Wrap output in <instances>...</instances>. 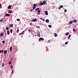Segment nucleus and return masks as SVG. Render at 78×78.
<instances>
[{"label":"nucleus","instance_id":"f257e3e1","mask_svg":"<svg viewBox=\"0 0 78 78\" xmlns=\"http://www.w3.org/2000/svg\"><path fill=\"white\" fill-rule=\"evenodd\" d=\"M44 38L42 37H40L39 39V41H44Z\"/></svg>","mask_w":78,"mask_h":78},{"label":"nucleus","instance_id":"f03ea898","mask_svg":"<svg viewBox=\"0 0 78 78\" xmlns=\"http://www.w3.org/2000/svg\"><path fill=\"white\" fill-rule=\"evenodd\" d=\"M37 36H38V37H40L41 35H40V32H37Z\"/></svg>","mask_w":78,"mask_h":78},{"label":"nucleus","instance_id":"7ed1b4c3","mask_svg":"<svg viewBox=\"0 0 78 78\" xmlns=\"http://www.w3.org/2000/svg\"><path fill=\"white\" fill-rule=\"evenodd\" d=\"M5 16L6 17H9L10 16V14L6 13L5 14Z\"/></svg>","mask_w":78,"mask_h":78},{"label":"nucleus","instance_id":"20e7f679","mask_svg":"<svg viewBox=\"0 0 78 78\" xmlns=\"http://www.w3.org/2000/svg\"><path fill=\"white\" fill-rule=\"evenodd\" d=\"M37 19H34L31 20L32 22H36L37 21Z\"/></svg>","mask_w":78,"mask_h":78},{"label":"nucleus","instance_id":"39448f33","mask_svg":"<svg viewBox=\"0 0 78 78\" xmlns=\"http://www.w3.org/2000/svg\"><path fill=\"white\" fill-rule=\"evenodd\" d=\"M4 55H6L7 54V50L4 51Z\"/></svg>","mask_w":78,"mask_h":78},{"label":"nucleus","instance_id":"423d86ee","mask_svg":"<svg viewBox=\"0 0 78 78\" xmlns=\"http://www.w3.org/2000/svg\"><path fill=\"white\" fill-rule=\"evenodd\" d=\"M12 11L11 10H9L8 11V12L9 13V14H11V13H12Z\"/></svg>","mask_w":78,"mask_h":78},{"label":"nucleus","instance_id":"0eeeda50","mask_svg":"<svg viewBox=\"0 0 78 78\" xmlns=\"http://www.w3.org/2000/svg\"><path fill=\"white\" fill-rule=\"evenodd\" d=\"M9 27H11L12 28L13 27V24H11L9 25Z\"/></svg>","mask_w":78,"mask_h":78},{"label":"nucleus","instance_id":"6e6552de","mask_svg":"<svg viewBox=\"0 0 78 78\" xmlns=\"http://www.w3.org/2000/svg\"><path fill=\"white\" fill-rule=\"evenodd\" d=\"M11 5H10L8 7V9H11Z\"/></svg>","mask_w":78,"mask_h":78},{"label":"nucleus","instance_id":"1a4fd4ad","mask_svg":"<svg viewBox=\"0 0 78 78\" xmlns=\"http://www.w3.org/2000/svg\"><path fill=\"white\" fill-rule=\"evenodd\" d=\"M45 14L46 15H47L48 14V11H45Z\"/></svg>","mask_w":78,"mask_h":78},{"label":"nucleus","instance_id":"9d476101","mask_svg":"<svg viewBox=\"0 0 78 78\" xmlns=\"http://www.w3.org/2000/svg\"><path fill=\"white\" fill-rule=\"evenodd\" d=\"M72 23H73V22H72V21H69V24H72Z\"/></svg>","mask_w":78,"mask_h":78},{"label":"nucleus","instance_id":"9b49d317","mask_svg":"<svg viewBox=\"0 0 78 78\" xmlns=\"http://www.w3.org/2000/svg\"><path fill=\"white\" fill-rule=\"evenodd\" d=\"M3 36V33H1V34H0V36H1V37H2V36Z\"/></svg>","mask_w":78,"mask_h":78},{"label":"nucleus","instance_id":"f8f14e48","mask_svg":"<svg viewBox=\"0 0 78 78\" xmlns=\"http://www.w3.org/2000/svg\"><path fill=\"white\" fill-rule=\"evenodd\" d=\"M7 33L8 35H9V34H10V33L9 32V30H7Z\"/></svg>","mask_w":78,"mask_h":78},{"label":"nucleus","instance_id":"ddd939ff","mask_svg":"<svg viewBox=\"0 0 78 78\" xmlns=\"http://www.w3.org/2000/svg\"><path fill=\"white\" fill-rule=\"evenodd\" d=\"M54 35L55 37H57L58 36V35L56 33H54Z\"/></svg>","mask_w":78,"mask_h":78},{"label":"nucleus","instance_id":"4468645a","mask_svg":"<svg viewBox=\"0 0 78 78\" xmlns=\"http://www.w3.org/2000/svg\"><path fill=\"white\" fill-rule=\"evenodd\" d=\"M43 3L44 5H45V4H46V2L45 1H44Z\"/></svg>","mask_w":78,"mask_h":78},{"label":"nucleus","instance_id":"2eb2a0df","mask_svg":"<svg viewBox=\"0 0 78 78\" xmlns=\"http://www.w3.org/2000/svg\"><path fill=\"white\" fill-rule=\"evenodd\" d=\"M39 19L41 20H43V21H45V19H43L42 18H40Z\"/></svg>","mask_w":78,"mask_h":78},{"label":"nucleus","instance_id":"dca6fc26","mask_svg":"<svg viewBox=\"0 0 78 78\" xmlns=\"http://www.w3.org/2000/svg\"><path fill=\"white\" fill-rule=\"evenodd\" d=\"M45 22L46 23H48V22H49V20L48 19H47L46 20Z\"/></svg>","mask_w":78,"mask_h":78},{"label":"nucleus","instance_id":"f3484780","mask_svg":"<svg viewBox=\"0 0 78 78\" xmlns=\"http://www.w3.org/2000/svg\"><path fill=\"white\" fill-rule=\"evenodd\" d=\"M44 5V3L43 2L41 3L40 4L39 6H41V5L42 6V5Z\"/></svg>","mask_w":78,"mask_h":78},{"label":"nucleus","instance_id":"a211bd4d","mask_svg":"<svg viewBox=\"0 0 78 78\" xmlns=\"http://www.w3.org/2000/svg\"><path fill=\"white\" fill-rule=\"evenodd\" d=\"M28 31L29 32H33V30H30V29H29Z\"/></svg>","mask_w":78,"mask_h":78},{"label":"nucleus","instance_id":"6ab92c4d","mask_svg":"<svg viewBox=\"0 0 78 78\" xmlns=\"http://www.w3.org/2000/svg\"><path fill=\"white\" fill-rule=\"evenodd\" d=\"M5 66V64L4 63H2V67H4V66Z\"/></svg>","mask_w":78,"mask_h":78},{"label":"nucleus","instance_id":"aec40b11","mask_svg":"<svg viewBox=\"0 0 78 78\" xmlns=\"http://www.w3.org/2000/svg\"><path fill=\"white\" fill-rule=\"evenodd\" d=\"M39 8H37V9H35V11H37V10H39Z\"/></svg>","mask_w":78,"mask_h":78},{"label":"nucleus","instance_id":"412c9836","mask_svg":"<svg viewBox=\"0 0 78 78\" xmlns=\"http://www.w3.org/2000/svg\"><path fill=\"white\" fill-rule=\"evenodd\" d=\"M76 22H77V20H74L73 21V22H74V23H75Z\"/></svg>","mask_w":78,"mask_h":78},{"label":"nucleus","instance_id":"4be33fe9","mask_svg":"<svg viewBox=\"0 0 78 78\" xmlns=\"http://www.w3.org/2000/svg\"><path fill=\"white\" fill-rule=\"evenodd\" d=\"M3 21V18H1V19L0 20V22H2Z\"/></svg>","mask_w":78,"mask_h":78},{"label":"nucleus","instance_id":"5701e85b","mask_svg":"<svg viewBox=\"0 0 78 78\" xmlns=\"http://www.w3.org/2000/svg\"><path fill=\"white\" fill-rule=\"evenodd\" d=\"M0 8H2V4L0 3Z\"/></svg>","mask_w":78,"mask_h":78},{"label":"nucleus","instance_id":"b1692460","mask_svg":"<svg viewBox=\"0 0 78 78\" xmlns=\"http://www.w3.org/2000/svg\"><path fill=\"white\" fill-rule=\"evenodd\" d=\"M73 30L74 32H76V29H73Z\"/></svg>","mask_w":78,"mask_h":78},{"label":"nucleus","instance_id":"393cba45","mask_svg":"<svg viewBox=\"0 0 78 78\" xmlns=\"http://www.w3.org/2000/svg\"><path fill=\"white\" fill-rule=\"evenodd\" d=\"M70 37H71V35H69V37H68V39H70Z\"/></svg>","mask_w":78,"mask_h":78},{"label":"nucleus","instance_id":"a878e982","mask_svg":"<svg viewBox=\"0 0 78 78\" xmlns=\"http://www.w3.org/2000/svg\"><path fill=\"white\" fill-rule=\"evenodd\" d=\"M10 51H12V47H10Z\"/></svg>","mask_w":78,"mask_h":78},{"label":"nucleus","instance_id":"bb28decb","mask_svg":"<svg viewBox=\"0 0 78 78\" xmlns=\"http://www.w3.org/2000/svg\"><path fill=\"white\" fill-rule=\"evenodd\" d=\"M68 33H69V32H68V33H66V34H65V35H66V36H67V35H68Z\"/></svg>","mask_w":78,"mask_h":78},{"label":"nucleus","instance_id":"cd10ccee","mask_svg":"<svg viewBox=\"0 0 78 78\" xmlns=\"http://www.w3.org/2000/svg\"><path fill=\"white\" fill-rule=\"evenodd\" d=\"M10 31V33H12V29H11Z\"/></svg>","mask_w":78,"mask_h":78},{"label":"nucleus","instance_id":"c85d7f7f","mask_svg":"<svg viewBox=\"0 0 78 78\" xmlns=\"http://www.w3.org/2000/svg\"><path fill=\"white\" fill-rule=\"evenodd\" d=\"M6 30H9V28H8V27H6Z\"/></svg>","mask_w":78,"mask_h":78},{"label":"nucleus","instance_id":"c756f323","mask_svg":"<svg viewBox=\"0 0 78 78\" xmlns=\"http://www.w3.org/2000/svg\"><path fill=\"white\" fill-rule=\"evenodd\" d=\"M37 5V4H34L33 5L34 6H35L36 7V6Z\"/></svg>","mask_w":78,"mask_h":78},{"label":"nucleus","instance_id":"7c9ffc66","mask_svg":"<svg viewBox=\"0 0 78 78\" xmlns=\"http://www.w3.org/2000/svg\"><path fill=\"white\" fill-rule=\"evenodd\" d=\"M60 7V8H63V5H61Z\"/></svg>","mask_w":78,"mask_h":78},{"label":"nucleus","instance_id":"2f4dec72","mask_svg":"<svg viewBox=\"0 0 78 78\" xmlns=\"http://www.w3.org/2000/svg\"><path fill=\"white\" fill-rule=\"evenodd\" d=\"M37 12H38V13H39V12H41V10H39Z\"/></svg>","mask_w":78,"mask_h":78},{"label":"nucleus","instance_id":"473e14b6","mask_svg":"<svg viewBox=\"0 0 78 78\" xmlns=\"http://www.w3.org/2000/svg\"><path fill=\"white\" fill-rule=\"evenodd\" d=\"M35 8H36V7L34 6L33 8V9H34H34H35Z\"/></svg>","mask_w":78,"mask_h":78},{"label":"nucleus","instance_id":"72a5a7b5","mask_svg":"<svg viewBox=\"0 0 78 78\" xmlns=\"http://www.w3.org/2000/svg\"><path fill=\"white\" fill-rule=\"evenodd\" d=\"M1 52L2 53H3V50H2V51H1Z\"/></svg>","mask_w":78,"mask_h":78},{"label":"nucleus","instance_id":"f704fd0d","mask_svg":"<svg viewBox=\"0 0 78 78\" xmlns=\"http://www.w3.org/2000/svg\"><path fill=\"white\" fill-rule=\"evenodd\" d=\"M36 28H40V27L39 26H36Z\"/></svg>","mask_w":78,"mask_h":78},{"label":"nucleus","instance_id":"c9c22d12","mask_svg":"<svg viewBox=\"0 0 78 78\" xmlns=\"http://www.w3.org/2000/svg\"><path fill=\"white\" fill-rule=\"evenodd\" d=\"M2 42L3 44H5V41H2Z\"/></svg>","mask_w":78,"mask_h":78},{"label":"nucleus","instance_id":"e433bc0d","mask_svg":"<svg viewBox=\"0 0 78 78\" xmlns=\"http://www.w3.org/2000/svg\"><path fill=\"white\" fill-rule=\"evenodd\" d=\"M68 44V42H66L65 43V45H66V44Z\"/></svg>","mask_w":78,"mask_h":78},{"label":"nucleus","instance_id":"4c0bfd02","mask_svg":"<svg viewBox=\"0 0 78 78\" xmlns=\"http://www.w3.org/2000/svg\"><path fill=\"white\" fill-rule=\"evenodd\" d=\"M9 65L11 64V61H10L9 62Z\"/></svg>","mask_w":78,"mask_h":78},{"label":"nucleus","instance_id":"58836bf2","mask_svg":"<svg viewBox=\"0 0 78 78\" xmlns=\"http://www.w3.org/2000/svg\"><path fill=\"white\" fill-rule=\"evenodd\" d=\"M49 28H51V25H49Z\"/></svg>","mask_w":78,"mask_h":78},{"label":"nucleus","instance_id":"ea45409f","mask_svg":"<svg viewBox=\"0 0 78 78\" xmlns=\"http://www.w3.org/2000/svg\"><path fill=\"white\" fill-rule=\"evenodd\" d=\"M17 21H20V19H17Z\"/></svg>","mask_w":78,"mask_h":78},{"label":"nucleus","instance_id":"a19ab883","mask_svg":"<svg viewBox=\"0 0 78 78\" xmlns=\"http://www.w3.org/2000/svg\"><path fill=\"white\" fill-rule=\"evenodd\" d=\"M23 34V33H22V32L21 33L19 34L20 35V34Z\"/></svg>","mask_w":78,"mask_h":78},{"label":"nucleus","instance_id":"79ce46f5","mask_svg":"<svg viewBox=\"0 0 78 78\" xmlns=\"http://www.w3.org/2000/svg\"><path fill=\"white\" fill-rule=\"evenodd\" d=\"M67 9H65V10H64V12H67Z\"/></svg>","mask_w":78,"mask_h":78},{"label":"nucleus","instance_id":"37998d69","mask_svg":"<svg viewBox=\"0 0 78 78\" xmlns=\"http://www.w3.org/2000/svg\"><path fill=\"white\" fill-rule=\"evenodd\" d=\"M25 31L24 30L23 31L22 33H23H23H25Z\"/></svg>","mask_w":78,"mask_h":78},{"label":"nucleus","instance_id":"c03bdc74","mask_svg":"<svg viewBox=\"0 0 78 78\" xmlns=\"http://www.w3.org/2000/svg\"><path fill=\"white\" fill-rule=\"evenodd\" d=\"M12 65H11L10 66L11 69H12Z\"/></svg>","mask_w":78,"mask_h":78},{"label":"nucleus","instance_id":"a18cd8bd","mask_svg":"<svg viewBox=\"0 0 78 78\" xmlns=\"http://www.w3.org/2000/svg\"><path fill=\"white\" fill-rule=\"evenodd\" d=\"M17 31L18 32V33L19 31V29H18L17 30Z\"/></svg>","mask_w":78,"mask_h":78},{"label":"nucleus","instance_id":"49530a36","mask_svg":"<svg viewBox=\"0 0 78 78\" xmlns=\"http://www.w3.org/2000/svg\"><path fill=\"white\" fill-rule=\"evenodd\" d=\"M58 9H61V7H58Z\"/></svg>","mask_w":78,"mask_h":78},{"label":"nucleus","instance_id":"de8ad7c7","mask_svg":"<svg viewBox=\"0 0 78 78\" xmlns=\"http://www.w3.org/2000/svg\"><path fill=\"white\" fill-rule=\"evenodd\" d=\"M32 11H33V9H31L30 10V12H32Z\"/></svg>","mask_w":78,"mask_h":78},{"label":"nucleus","instance_id":"09e8293b","mask_svg":"<svg viewBox=\"0 0 78 78\" xmlns=\"http://www.w3.org/2000/svg\"><path fill=\"white\" fill-rule=\"evenodd\" d=\"M1 53V50H0V54Z\"/></svg>","mask_w":78,"mask_h":78},{"label":"nucleus","instance_id":"8fccbe9b","mask_svg":"<svg viewBox=\"0 0 78 78\" xmlns=\"http://www.w3.org/2000/svg\"><path fill=\"white\" fill-rule=\"evenodd\" d=\"M12 73H13V70L12 71Z\"/></svg>","mask_w":78,"mask_h":78},{"label":"nucleus","instance_id":"3c124183","mask_svg":"<svg viewBox=\"0 0 78 78\" xmlns=\"http://www.w3.org/2000/svg\"><path fill=\"white\" fill-rule=\"evenodd\" d=\"M38 14H41V13H39Z\"/></svg>","mask_w":78,"mask_h":78},{"label":"nucleus","instance_id":"603ef678","mask_svg":"<svg viewBox=\"0 0 78 78\" xmlns=\"http://www.w3.org/2000/svg\"><path fill=\"white\" fill-rule=\"evenodd\" d=\"M35 36H36V35H35Z\"/></svg>","mask_w":78,"mask_h":78},{"label":"nucleus","instance_id":"864d4df0","mask_svg":"<svg viewBox=\"0 0 78 78\" xmlns=\"http://www.w3.org/2000/svg\"><path fill=\"white\" fill-rule=\"evenodd\" d=\"M23 37V36H22L21 37Z\"/></svg>","mask_w":78,"mask_h":78},{"label":"nucleus","instance_id":"5fc2aeb1","mask_svg":"<svg viewBox=\"0 0 78 78\" xmlns=\"http://www.w3.org/2000/svg\"><path fill=\"white\" fill-rule=\"evenodd\" d=\"M35 33H36V32H35Z\"/></svg>","mask_w":78,"mask_h":78},{"label":"nucleus","instance_id":"6e6d98bb","mask_svg":"<svg viewBox=\"0 0 78 78\" xmlns=\"http://www.w3.org/2000/svg\"><path fill=\"white\" fill-rule=\"evenodd\" d=\"M48 26L49 27V25Z\"/></svg>","mask_w":78,"mask_h":78},{"label":"nucleus","instance_id":"4d7b16f0","mask_svg":"<svg viewBox=\"0 0 78 78\" xmlns=\"http://www.w3.org/2000/svg\"><path fill=\"white\" fill-rule=\"evenodd\" d=\"M11 60H12V58L11 59Z\"/></svg>","mask_w":78,"mask_h":78},{"label":"nucleus","instance_id":"13d9d810","mask_svg":"<svg viewBox=\"0 0 78 78\" xmlns=\"http://www.w3.org/2000/svg\"><path fill=\"white\" fill-rule=\"evenodd\" d=\"M77 35H78V34H77Z\"/></svg>","mask_w":78,"mask_h":78}]
</instances>
